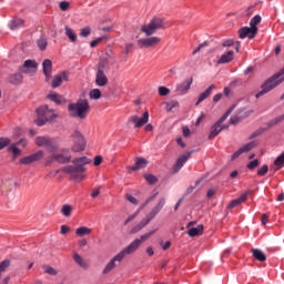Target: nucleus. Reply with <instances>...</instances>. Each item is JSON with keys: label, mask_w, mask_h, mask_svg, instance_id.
I'll return each instance as SVG.
<instances>
[{"label": "nucleus", "mask_w": 284, "mask_h": 284, "mask_svg": "<svg viewBox=\"0 0 284 284\" xmlns=\"http://www.w3.org/2000/svg\"><path fill=\"white\" fill-rule=\"evenodd\" d=\"M10 30H19V28H23V19L14 18L9 22Z\"/></svg>", "instance_id": "obj_26"}, {"label": "nucleus", "mask_w": 284, "mask_h": 284, "mask_svg": "<svg viewBox=\"0 0 284 284\" xmlns=\"http://www.w3.org/2000/svg\"><path fill=\"white\" fill-rule=\"evenodd\" d=\"M247 196H250V191L242 193L241 196L237 197V200L240 201V203H245V201H247Z\"/></svg>", "instance_id": "obj_61"}, {"label": "nucleus", "mask_w": 284, "mask_h": 284, "mask_svg": "<svg viewBox=\"0 0 284 284\" xmlns=\"http://www.w3.org/2000/svg\"><path fill=\"white\" fill-rule=\"evenodd\" d=\"M251 252L254 258L256 261H260V263H265V261H267V256L265 255V253H263V251H261V248H252Z\"/></svg>", "instance_id": "obj_22"}, {"label": "nucleus", "mask_w": 284, "mask_h": 284, "mask_svg": "<svg viewBox=\"0 0 284 284\" xmlns=\"http://www.w3.org/2000/svg\"><path fill=\"white\" fill-rule=\"evenodd\" d=\"M158 92L160 97H168L170 94V90L166 87H159Z\"/></svg>", "instance_id": "obj_53"}, {"label": "nucleus", "mask_w": 284, "mask_h": 284, "mask_svg": "<svg viewBox=\"0 0 284 284\" xmlns=\"http://www.w3.org/2000/svg\"><path fill=\"white\" fill-rule=\"evenodd\" d=\"M261 21H262L261 16H255V17H253V18L251 19L250 26H251L252 28H258V27H256V26H258V23H261Z\"/></svg>", "instance_id": "obj_49"}, {"label": "nucleus", "mask_w": 284, "mask_h": 284, "mask_svg": "<svg viewBox=\"0 0 284 284\" xmlns=\"http://www.w3.org/2000/svg\"><path fill=\"white\" fill-rule=\"evenodd\" d=\"M267 130V128H258L257 130H255L251 135L250 139H256V136H261V134H263V132H265Z\"/></svg>", "instance_id": "obj_50"}, {"label": "nucleus", "mask_w": 284, "mask_h": 284, "mask_svg": "<svg viewBox=\"0 0 284 284\" xmlns=\"http://www.w3.org/2000/svg\"><path fill=\"white\" fill-rule=\"evenodd\" d=\"M27 70H37V68H39V63H37V61L34 60H27L23 63V67Z\"/></svg>", "instance_id": "obj_34"}, {"label": "nucleus", "mask_w": 284, "mask_h": 284, "mask_svg": "<svg viewBox=\"0 0 284 284\" xmlns=\"http://www.w3.org/2000/svg\"><path fill=\"white\" fill-rule=\"evenodd\" d=\"M237 205H241V201L239 199H235L231 201L227 205L229 210H234Z\"/></svg>", "instance_id": "obj_58"}, {"label": "nucleus", "mask_w": 284, "mask_h": 284, "mask_svg": "<svg viewBox=\"0 0 284 284\" xmlns=\"http://www.w3.org/2000/svg\"><path fill=\"white\" fill-rule=\"evenodd\" d=\"M61 213L63 216H71L72 215V205L70 204H63L61 209Z\"/></svg>", "instance_id": "obj_41"}, {"label": "nucleus", "mask_w": 284, "mask_h": 284, "mask_svg": "<svg viewBox=\"0 0 284 284\" xmlns=\"http://www.w3.org/2000/svg\"><path fill=\"white\" fill-rule=\"evenodd\" d=\"M232 45H235L236 52H239L241 50V41L234 42L232 39H229L222 43V48H232Z\"/></svg>", "instance_id": "obj_28"}, {"label": "nucleus", "mask_w": 284, "mask_h": 284, "mask_svg": "<svg viewBox=\"0 0 284 284\" xmlns=\"http://www.w3.org/2000/svg\"><path fill=\"white\" fill-rule=\"evenodd\" d=\"M267 172H270V166H267V164H264L261 169L257 170V175L265 176Z\"/></svg>", "instance_id": "obj_52"}, {"label": "nucleus", "mask_w": 284, "mask_h": 284, "mask_svg": "<svg viewBox=\"0 0 284 284\" xmlns=\"http://www.w3.org/2000/svg\"><path fill=\"white\" fill-rule=\"evenodd\" d=\"M145 168H148V161L145 158H135V164L133 166H129V172H136Z\"/></svg>", "instance_id": "obj_15"}, {"label": "nucleus", "mask_w": 284, "mask_h": 284, "mask_svg": "<svg viewBox=\"0 0 284 284\" xmlns=\"http://www.w3.org/2000/svg\"><path fill=\"white\" fill-rule=\"evenodd\" d=\"M126 201H129V203H131L132 205H139V200H136V197H134L132 194H126L125 195Z\"/></svg>", "instance_id": "obj_54"}, {"label": "nucleus", "mask_w": 284, "mask_h": 284, "mask_svg": "<svg viewBox=\"0 0 284 284\" xmlns=\"http://www.w3.org/2000/svg\"><path fill=\"white\" fill-rule=\"evenodd\" d=\"M37 45L39 50L43 51L48 48V39L44 37H41L40 39L37 40Z\"/></svg>", "instance_id": "obj_38"}, {"label": "nucleus", "mask_w": 284, "mask_h": 284, "mask_svg": "<svg viewBox=\"0 0 284 284\" xmlns=\"http://www.w3.org/2000/svg\"><path fill=\"white\" fill-rule=\"evenodd\" d=\"M190 156H192V151H189L184 154H182L178 161H176V164L175 166L173 168V172L176 173V172H180L181 171V168H183L185 165V163H187V160L190 159Z\"/></svg>", "instance_id": "obj_13"}, {"label": "nucleus", "mask_w": 284, "mask_h": 284, "mask_svg": "<svg viewBox=\"0 0 284 284\" xmlns=\"http://www.w3.org/2000/svg\"><path fill=\"white\" fill-rule=\"evenodd\" d=\"M212 90H214V84L210 85L204 92L200 94L199 103H203V101H205V99H207L210 94H212Z\"/></svg>", "instance_id": "obj_30"}, {"label": "nucleus", "mask_w": 284, "mask_h": 284, "mask_svg": "<svg viewBox=\"0 0 284 284\" xmlns=\"http://www.w3.org/2000/svg\"><path fill=\"white\" fill-rule=\"evenodd\" d=\"M241 154H243V151L242 149H239L237 151H235L232 156H231V160L232 161H235V159H239V156H241Z\"/></svg>", "instance_id": "obj_64"}, {"label": "nucleus", "mask_w": 284, "mask_h": 284, "mask_svg": "<svg viewBox=\"0 0 284 284\" xmlns=\"http://www.w3.org/2000/svg\"><path fill=\"white\" fill-rule=\"evenodd\" d=\"M165 105H166V112H172L174 108H179V101L171 100L170 102H165Z\"/></svg>", "instance_id": "obj_42"}, {"label": "nucleus", "mask_w": 284, "mask_h": 284, "mask_svg": "<svg viewBox=\"0 0 284 284\" xmlns=\"http://www.w3.org/2000/svg\"><path fill=\"white\" fill-rule=\"evenodd\" d=\"M233 61H234V51L230 50L220 57V59L216 61V64L223 65L225 63H232Z\"/></svg>", "instance_id": "obj_16"}, {"label": "nucleus", "mask_w": 284, "mask_h": 284, "mask_svg": "<svg viewBox=\"0 0 284 284\" xmlns=\"http://www.w3.org/2000/svg\"><path fill=\"white\" fill-rule=\"evenodd\" d=\"M207 45H210L207 41L200 43L199 47L193 50V54H196V52H201V50H203V48H207Z\"/></svg>", "instance_id": "obj_57"}, {"label": "nucleus", "mask_w": 284, "mask_h": 284, "mask_svg": "<svg viewBox=\"0 0 284 284\" xmlns=\"http://www.w3.org/2000/svg\"><path fill=\"white\" fill-rule=\"evenodd\" d=\"M90 99H94L95 101L101 98V90L100 89H93L89 92Z\"/></svg>", "instance_id": "obj_44"}, {"label": "nucleus", "mask_w": 284, "mask_h": 284, "mask_svg": "<svg viewBox=\"0 0 284 284\" xmlns=\"http://www.w3.org/2000/svg\"><path fill=\"white\" fill-rule=\"evenodd\" d=\"M73 261H75L80 265V267L88 270V263L83 261V257H81V255H79L78 253H74Z\"/></svg>", "instance_id": "obj_36"}, {"label": "nucleus", "mask_w": 284, "mask_h": 284, "mask_svg": "<svg viewBox=\"0 0 284 284\" xmlns=\"http://www.w3.org/2000/svg\"><path fill=\"white\" fill-rule=\"evenodd\" d=\"M71 136L73 139V145L71 148L72 152H83L87 145L83 134L79 131H74Z\"/></svg>", "instance_id": "obj_6"}, {"label": "nucleus", "mask_w": 284, "mask_h": 284, "mask_svg": "<svg viewBox=\"0 0 284 284\" xmlns=\"http://www.w3.org/2000/svg\"><path fill=\"white\" fill-rule=\"evenodd\" d=\"M149 223L143 219L139 224H136L131 231L130 234H138V232H141L143 227L148 226Z\"/></svg>", "instance_id": "obj_31"}, {"label": "nucleus", "mask_w": 284, "mask_h": 284, "mask_svg": "<svg viewBox=\"0 0 284 284\" xmlns=\"http://www.w3.org/2000/svg\"><path fill=\"white\" fill-rule=\"evenodd\" d=\"M68 110L70 112V116L85 119L90 111V102H88V100H82L81 102L70 103L68 105Z\"/></svg>", "instance_id": "obj_3"}, {"label": "nucleus", "mask_w": 284, "mask_h": 284, "mask_svg": "<svg viewBox=\"0 0 284 284\" xmlns=\"http://www.w3.org/2000/svg\"><path fill=\"white\" fill-rule=\"evenodd\" d=\"M68 72H62L61 74L55 75L52 79L51 82V88L55 89L59 88V85H61V83H63V81H68Z\"/></svg>", "instance_id": "obj_18"}, {"label": "nucleus", "mask_w": 284, "mask_h": 284, "mask_svg": "<svg viewBox=\"0 0 284 284\" xmlns=\"http://www.w3.org/2000/svg\"><path fill=\"white\" fill-rule=\"evenodd\" d=\"M165 26H168L165 19L154 17L152 18L150 23L141 27V32H144L146 37H152V34H156L158 30H165Z\"/></svg>", "instance_id": "obj_4"}, {"label": "nucleus", "mask_w": 284, "mask_h": 284, "mask_svg": "<svg viewBox=\"0 0 284 284\" xmlns=\"http://www.w3.org/2000/svg\"><path fill=\"white\" fill-rule=\"evenodd\" d=\"M49 161H55L57 163L60 164H65L70 163L72 161V154L70 153V150H61V152L53 154L52 156L49 158Z\"/></svg>", "instance_id": "obj_9"}, {"label": "nucleus", "mask_w": 284, "mask_h": 284, "mask_svg": "<svg viewBox=\"0 0 284 284\" xmlns=\"http://www.w3.org/2000/svg\"><path fill=\"white\" fill-rule=\"evenodd\" d=\"M227 128L225 124H221V122H215L211 126V131L209 134V140L215 139V136H219L220 132H223Z\"/></svg>", "instance_id": "obj_14"}, {"label": "nucleus", "mask_w": 284, "mask_h": 284, "mask_svg": "<svg viewBox=\"0 0 284 284\" xmlns=\"http://www.w3.org/2000/svg\"><path fill=\"white\" fill-rule=\"evenodd\" d=\"M103 163V158L101 155H97L93 160V165L99 166Z\"/></svg>", "instance_id": "obj_63"}, {"label": "nucleus", "mask_w": 284, "mask_h": 284, "mask_svg": "<svg viewBox=\"0 0 284 284\" xmlns=\"http://www.w3.org/2000/svg\"><path fill=\"white\" fill-rule=\"evenodd\" d=\"M274 165H276L275 170H281L284 166V151L275 159Z\"/></svg>", "instance_id": "obj_37"}, {"label": "nucleus", "mask_w": 284, "mask_h": 284, "mask_svg": "<svg viewBox=\"0 0 284 284\" xmlns=\"http://www.w3.org/2000/svg\"><path fill=\"white\" fill-rule=\"evenodd\" d=\"M148 121H150V113L148 111H145L142 115V118H139V115H136V122L134 124V128H143V125H145V123H148Z\"/></svg>", "instance_id": "obj_20"}, {"label": "nucleus", "mask_w": 284, "mask_h": 284, "mask_svg": "<svg viewBox=\"0 0 284 284\" xmlns=\"http://www.w3.org/2000/svg\"><path fill=\"white\" fill-rule=\"evenodd\" d=\"M43 72H52V60L47 59L42 63Z\"/></svg>", "instance_id": "obj_43"}, {"label": "nucleus", "mask_w": 284, "mask_h": 284, "mask_svg": "<svg viewBox=\"0 0 284 284\" xmlns=\"http://www.w3.org/2000/svg\"><path fill=\"white\" fill-rule=\"evenodd\" d=\"M49 141H50L49 136L36 138V144L38 145V148H47Z\"/></svg>", "instance_id": "obj_32"}, {"label": "nucleus", "mask_w": 284, "mask_h": 284, "mask_svg": "<svg viewBox=\"0 0 284 284\" xmlns=\"http://www.w3.org/2000/svg\"><path fill=\"white\" fill-rule=\"evenodd\" d=\"M47 152H50L51 154L57 152V150H59V143H57V141H54V139H49L47 146H44Z\"/></svg>", "instance_id": "obj_25"}, {"label": "nucleus", "mask_w": 284, "mask_h": 284, "mask_svg": "<svg viewBox=\"0 0 284 284\" xmlns=\"http://www.w3.org/2000/svg\"><path fill=\"white\" fill-rule=\"evenodd\" d=\"M192 82H193L192 78L186 79L184 82L180 83L176 87V92L179 94H187V90H190Z\"/></svg>", "instance_id": "obj_17"}, {"label": "nucleus", "mask_w": 284, "mask_h": 284, "mask_svg": "<svg viewBox=\"0 0 284 284\" xmlns=\"http://www.w3.org/2000/svg\"><path fill=\"white\" fill-rule=\"evenodd\" d=\"M156 230H153L149 233H145L144 235H141L140 239L134 240L131 242L125 248L128 253L134 254L139 247H141L142 243H145L150 236L154 235Z\"/></svg>", "instance_id": "obj_7"}, {"label": "nucleus", "mask_w": 284, "mask_h": 284, "mask_svg": "<svg viewBox=\"0 0 284 284\" xmlns=\"http://www.w3.org/2000/svg\"><path fill=\"white\" fill-rule=\"evenodd\" d=\"M103 39H105V37H100V38H97L95 40L91 41V43H90L91 48H97V45H99V43H101V41H103Z\"/></svg>", "instance_id": "obj_62"}, {"label": "nucleus", "mask_w": 284, "mask_h": 284, "mask_svg": "<svg viewBox=\"0 0 284 284\" xmlns=\"http://www.w3.org/2000/svg\"><path fill=\"white\" fill-rule=\"evenodd\" d=\"M10 143H12V140H10V138H0V150L8 148Z\"/></svg>", "instance_id": "obj_45"}, {"label": "nucleus", "mask_w": 284, "mask_h": 284, "mask_svg": "<svg viewBox=\"0 0 284 284\" xmlns=\"http://www.w3.org/2000/svg\"><path fill=\"white\" fill-rule=\"evenodd\" d=\"M64 34L71 41V43H77V33L70 27H64Z\"/></svg>", "instance_id": "obj_27"}, {"label": "nucleus", "mask_w": 284, "mask_h": 284, "mask_svg": "<svg viewBox=\"0 0 284 284\" xmlns=\"http://www.w3.org/2000/svg\"><path fill=\"white\" fill-rule=\"evenodd\" d=\"M130 254L131 253H128V248L122 250L106 264V266L103 270V274H109V272H112V268L116 267V262L121 263V261Z\"/></svg>", "instance_id": "obj_8"}, {"label": "nucleus", "mask_w": 284, "mask_h": 284, "mask_svg": "<svg viewBox=\"0 0 284 284\" xmlns=\"http://www.w3.org/2000/svg\"><path fill=\"white\" fill-rule=\"evenodd\" d=\"M45 274H50V276H57V270L52 266H44Z\"/></svg>", "instance_id": "obj_56"}, {"label": "nucleus", "mask_w": 284, "mask_h": 284, "mask_svg": "<svg viewBox=\"0 0 284 284\" xmlns=\"http://www.w3.org/2000/svg\"><path fill=\"white\" fill-rule=\"evenodd\" d=\"M108 68H110V60H108V58H101L98 64V72H103L108 70Z\"/></svg>", "instance_id": "obj_29"}, {"label": "nucleus", "mask_w": 284, "mask_h": 284, "mask_svg": "<svg viewBox=\"0 0 284 284\" xmlns=\"http://www.w3.org/2000/svg\"><path fill=\"white\" fill-rule=\"evenodd\" d=\"M92 232V229H89L88 226H80L75 230L77 236H88Z\"/></svg>", "instance_id": "obj_33"}, {"label": "nucleus", "mask_w": 284, "mask_h": 284, "mask_svg": "<svg viewBox=\"0 0 284 284\" xmlns=\"http://www.w3.org/2000/svg\"><path fill=\"white\" fill-rule=\"evenodd\" d=\"M47 99H49V101H52L55 105H61L63 103V101H65V98L57 94V92L49 93L47 95Z\"/></svg>", "instance_id": "obj_21"}, {"label": "nucleus", "mask_w": 284, "mask_h": 284, "mask_svg": "<svg viewBox=\"0 0 284 284\" xmlns=\"http://www.w3.org/2000/svg\"><path fill=\"white\" fill-rule=\"evenodd\" d=\"M38 118L36 120V125L39 128L45 125L48 121H52V119H55L57 115L54 114V110L48 108V105H42L37 109Z\"/></svg>", "instance_id": "obj_5"}, {"label": "nucleus", "mask_w": 284, "mask_h": 284, "mask_svg": "<svg viewBox=\"0 0 284 284\" xmlns=\"http://www.w3.org/2000/svg\"><path fill=\"white\" fill-rule=\"evenodd\" d=\"M258 160H253V161H251L247 165H246V168L248 169V170H254L255 168H258Z\"/></svg>", "instance_id": "obj_59"}, {"label": "nucleus", "mask_w": 284, "mask_h": 284, "mask_svg": "<svg viewBox=\"0 0 284 284\" xmlns=\"http://www.w3.org/2000/svg\"><path fill=\"white\" fill-rule=\"evenodd\" d=\"M254 148H256V142L251 141L240 148V150H242V153L244 154V152H250L251 150H254Z\"/></svg>", "instance_id": "obj_40"}, {"label": "nucleus", "mask_w": 284, "mask_h": 284, "mask_svg": "<svg viewBox=\"0 0 284 284\" xmlns=\"http://www.w3.org/2000/svg\"><path fill=\"white\" fill-rule=\"evenodd\" d=\"M256 34H258V28L254 27H242L239 30L240 39H255Z\"/></svg>", "instance_id": "obj_11"}, {"label": "nucleus", "mask_w": 284, "mask_h": 284, "mask_svg": "<svg viewBox=\"0 0 284 284\" xmlns=\"http://www.w3.org/2000/svg\"><path fill=\"white\" fill-rule=\"evenodd\" d=\"M203 234V224H200L195 227H191L187 231V235L194 239V236H201Z\"/></svg>", "instance_id": "obj_24"}, {"label": "nucleus", "mask_w": 284, "mask_h": 284, "mask_svg": "<svg viewBox=\"0 0 284 284\" xmlns=\"http://www.w3.org/2000/svg\"><path fill=\"white\" fill-rule=\"evenodd\" d=\"M92 160L85 155L72 160V164L65 165L61 169L64 174H70L71 179L75 181H83L85 179V165H90Z\"/></svg>", "instance_id": "obj_1"}, {"label": "nucleus", "mask_w": 284, "mask_h": 284, "mask_svg": "<svg viewBox=\"0 0 284 284\" xmlns=\"http://www.w3.org/2000/svg\"><path fill=\"white\" fill-rule=\"evenodd\" d=\"M9 83L12 85H19L23 81V75L21 73H11L8 78Z\"/></svg>", "instance_id": "obj_23"}, {"label": "nucleus", "mask_w": 284, "mask_h": 284, "mask_svg": "<svg viewBox=\"0 0 284 284\" xmlns=\"http://www.w3.org/2000/svg\"><path fill=\"white\" fill-rule=\"evenodd\" d=\"M284 81V72H276L271 78H268L262 85L261 91L255 94L256 99H261V97H265L267 92H272L275 88H278L280 83Z\"/></svg>", "instance_id": "obj_2"}, {"label": "nucleus", "mask_w": 284, "mask_h": 284, "mask_svg": "<svg viewBox=\"0 0 284 284\" xmlns=\"http://www.w3.org/2000/svg\"><path fill=\"white\" fill-rule=\"evenodd\" d=\"M8 152H11L13 155V160L17 159V156L21 155V149L17 146V144H11L8 146Z\"/></svg>", "instance_id": "obj_35"}, {"label": "nucleus", "mask_w": 284, "mask_h": 284, "mask_svg": "<svg viewBox=\"0 0 284 284\" xmlns=\"http://www.w3.org/2000/svg\"><path fill=\"white\" fill-rule=\"evenodd\" d=\"M144 179L149 183V185H154L159 181V178L150 173H145Z\"/></svg>", "instance_id": "obj_39"}, {"label": "nucleus", "mask_w": 284, "mask_h": 284, "mask_svg": "<svg viewBox=\"0 0 284 284\" xmlns=\"http://www.w3.org/2000/svg\"><path fill=\"white\" fill-rule=\"evenodd\" d=\"M239 85H243V82L239 79H235V80L231 81L230 84H229L231 90H234V88H239Z\"/></svg>", "instance_id": "obj_55"}, {"label": "nucleus", "mask_w": 284, "mask_h": 284, "mask_svg": "<svg viewBox=\"0 0 284 284\" xmlns=\"http://www.w3.org/2000/svg\"><path fill=\"white\" fill-rule=\"evenodd\" d=\"M159 43H161V38L159 37L144 38L138 41L139 48H154Z\"/></svg>", "instance_id": "obj_12"}, {"label": "nucleus", "mask_w": 284, "mask_h": 284, "mask_svg": "<svg viewBox=\"0 0 284 284\" xmlns=\"http://www.w3.org/2000/svg\"><path fill=\"white\" fill-rule=\"evenodd\" d=\"M8 267H10V260L9 258L0 262V278H1L2 272H6V270H8Z\"/></svg>", "instance_id": "obj_46"}, {"label": "nucleus", "mask_w": 284, "mask_h": 284, "mask_svg": "<svg viewBox=\"0 0 284 284\" xmlns=\"http://www.w3.org/2000/svg\"><path fill=\"white\" fill-rule=\"evenodd\" d=\"M156 214H159L158 212H155L153 209L146 214L145 216V221L150 224L154 217L156 216Z\"/></svg>", "instance_id": "obj_51"}, {"label": "nucleus", "mask_w": 284, "mask_h": 284, "mask_svg": "<svg viewBox=\"0 0 284 284\" xmlns=\"http://www.w3.org/2000/svg\"><path fill=\"white\" fill-rule=\"evenodd\" d=\"M95 84L99 88H105V85H108V75H105L103 72H97Z\"/></svg>", "instance_id": "obj_19"}, {"label": "nucleus", "mask_w": 284, "mask_h": 284, "mask_svg": "<svg viewBox=\"0 0 284 284\" xmlns=\"http://www.w3.org/2000/svg\"><path fill=\"white\" fill-rule=\"evenodd\" d=\"M164 206H165V197H162L160 199L158 204L153 207V210L159 214V212H161V210H163Z\"/></svg>", "instance_id": "obj_47"}, {"label": "nucleus", "mask_w": 284, "mask_h": 284, "mask_svg": "<svg viewBox=\"0 0 284 284\" xmlns=\"http://www.w3.org/2000/svg\"><path fill=\"white\" fill-rule=\"evenodd\" d=\"M90 34H92V28L90 27H84L80 30V37L87 38L90 37Z\"/></svg>", "instance_id": "obj_48"}, {"label": "nucleus", "mask_w": 284, "mask_h": 284, "mask_svg": "<svg viewBox=\"0 0 284 284\" xmlns=\"http://www.w3.org/2000/svg\"><path fill=\"white\" fill-rule=\"evenodd\" d=\"M59 8H60V10H62V12H65L68 10V8H70V2L62 1V2H60Z\"/></svg>", "instance_id": "obj_60"}, {"label": "nucleus", "mask_w": 284, "mask_h": 284, "mask_svg": "<svg viewBox=\"0 0 284 284\" xmlns=\"http://www.w3.org/2000/svg\"><path fill=\"white\" fill-rule=\"evenodd\" d=\"M44 154L45 153L41 150L37 151L36 153H33L31 155L21 158L19 163L21 165H32V163H37V161H41V159H43Z\"/></svg>", "instance_id": "obj_10"}]
</instances>
